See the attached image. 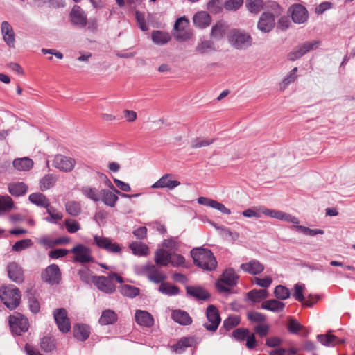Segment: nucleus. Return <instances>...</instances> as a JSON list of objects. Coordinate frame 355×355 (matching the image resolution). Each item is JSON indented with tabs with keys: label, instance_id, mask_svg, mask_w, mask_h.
I'll return each mask as SVG.
<instances>
[{
	"label": "nucleus",
	"instance_id": "nucleus-30",
	"mask_svg": "<svg viewBox=\"0 0 355 355\" xmlns=\"http://www.w3.org/2000/svg\"><path fill=\"white\" fill-rule=\"evenodd\" d=\"M9 193L13 196H24L28 189V187L24 182H12L8 186Z\"/></svg>",
	"mask_w": 355,
	"mask_h": 355
},
{
	"label": "nucleus",
	"instance_id": "nucleus-43",
	"mask_svg": "<svg viewBox=\"0 0 355 355\" xmlns=\"http://www.w3.org/2000/svg\"><path fill=\"white\" fill-rule=\"evenodd\" d=\"M120 293L128 297L133 298L139 295V289L135 286L123 284L119 288Z\"/></svg>",
	"mask_w": 355,
	"mask_h": 355
},
{
	"label": "nucleus",
	"instance_id": "nucleus-24",
	"mask_svg": "<svg viewBox=\"0 0 355 355\" xmlns=\"http://www.w3.org/2000/svg\"><path fill=\"white\" fill-rule=\"evenodd\" d=\"M100 200L107 206L114 207L119 199L116 193L103 189L100 191Z\"/></svg>",
	"mask_w": 355,
	"mask_h": 355
},
{
	"label": "nucleus",
	"instance_id": "nucleus-23",
	"mask_svg": "<svg viewBox=\"0 0 355 355\" xmlns=\"http://www.w3.org/2000/svg\"><path fill=\"white\" fill-rule=\"evenodd\" d=\"M186 291L188 295L198 300H206L210 297L208 291L200 286H187Z\"/></svg>",
	"mask_w": 355,
	"mask_h": 355
},
{
	"label": "nucleus",
	"instance_id": "nucleus-54",
	"mask_svg": "<svg viewBox=\"0 0 355 355\" xmlns=\"http://www.w3.org/2000/svg\"><path fill=\"white\" fill-rule=\"evenodd\" d=\"M259 211H261L262 214H263L266 216H268V217H270L272 218H276L279 220H281L282 215L283 213V211H282L275 210V209H270L265 207H259Z\"/></svg>",
	"mask_w": 355,
	"mask_h": 355
},
{
	"label": "nucleus",
	"instance_id": "nucleus-17",
	"mask_svg": "<svg viewBox=\"0 0 355 355\" xmlns=\"http://www.w3.org/2000/svg\"><path fill=\"white\" fill-rule=\"evenodd\" d=\"M173 175L171 173H166L155 182L152 187L155 189L157 188H166L168 190H172L175 187L180 185V182L178 180H172Z\"/></svg>",
	"mask_w": 355,
	"mask_h": 355
},
{
	"label": "nucleus",
	"instance_id": "nucleus-39",
	"mask_svg": "<svg viewBox=\"0 0 355 355\" xmlns=\"http://www.w3.org/2000/svg\"><path fill=\"white\" fill-rule=\"evenodd\" d=\"M80 191L85 197L94 202H98L101 199L98 189L96 187L83 186L81 187Z\"/></svg>",
	"mask_w": 355,
	"mask_h": 355
},
{
	"label": "nucleus",
	"instance_id": "nucleus-4",
	"mask_svg": "<svg viewBox=\"0 0 355 355\" xmlns=\"http://www.w3.org/2000/svg\"><path fill=\"white\" fill-rule=\"evenodd\" d=\"M0 298L7 308L13 310L20 303V291L13 285L2 286L0 288Z\"/></svg>",
	"mask_w": 355,
	"mask_h": 355
},
{
	"label": "nucleus",
	"instance_id": "nucleus-7",
	"mask_svg": "<svg viewBox=\"0 0 355 355\" xmlns=\"http://www.w3.org/2000/svg\"><path fill=\"white\" fill-rule=\"evenodd\" d=\"M70 252L74 254L73 260L80 263H88L94 262V259L92 254V250L83 244L76 245Z\"/></svg>",
	"mask_w": 355,
	"mask_h": 355
},
{
	"label": "nucleus",
	"instance_id": "nucleus-29",
	"mask_svg": "<svg viewBox=\"0 0 355 355\" xmlns=\"http://www.w3.org/2000/svg\"><path fill=\"white\" fill-rule=\"evenodd\" d=\"M171 253L163 249H158L155 253V261L157 265L166 266L170 263Z\"/></svg>",
	"mask_w": 355,
	"mask_h": 355
},
{
	"label": "nucleus",
	"instance_id": "nucleus-46",
	"mask_svg": "<svg viewBox=\"0 0 355 355\" xmlns=\"http://www.w3.org/2000/svg\"><path fill=\"white\" fill-rule=\"evenodd\" d=\"M158 291L168 296L176 295L180 292V289L178 286L164 282L160 284Z\"/></svg>",
	"mask_w": 355,
	"mask_h": 355
},
{
	"label": "nucleus",
	"instance_id": "nucleus-44",
	"mask_svg": "<svg viewBox=\"0 0 355 355\" xmlns=\"http://www.w3.org/2000/svg\"><path fill=\"white\" fill-rule=\"evenodd\" d=\"M320 42L319 40H313L311 42H306L304 44L297 46V49L299 53L302 54V57L306 53L311 50L317 49L320 45Z\"/></svg>",
	"mask_w": 355,
	"mask_h": 355
},
{
	"label": "nucleus",
	"instance_id": "nucleus-48",
	"mask_svg": "<svg viewBox=\"0 0 355 355\" xmlns=\"http://www.w3.org/2000/svg\"><path fill=\"white\" fill-rule=\"evenodd\" d=\"M66 211L73 216L79 215L81 212V205L76 201H69L65 205Z\"/></svg>",
	"mask_w": 355,
	"mask_h": 355
},
{
	"label": "nucleus",
	"instance_id": "nucleus-28",
	"mask_svg": "<svg viewBox=\"0 0 355 355\" xmlns=\"http://www.w3.org/2000/svg\"><path fill=\"white\" fill-rule=\"evenodd\" d=\"M173 320L181 325H189L192 322V318L189 313L182 310H175L172 312Z\"/></svg>",
	"mask_w": 355,
	"mask_h": 355
},
{
	"label": "nucleus",
	"instance_id": "nucleus-40",
	"mask_svg": "<svg viewBox=\"0 0 355 355\" xmlns=\"http://www.w3.org/2000/svg\"><path fill=\"white\" fill-rule=\"evenodd\" d=\"M268 292L265 289H253L247 293V297L248 300L253 302H258L262 300L267 298Z\"/></svg>",
	"mask_w": 355,
	"mask_h": 355
},
{
	"label": "nucleus",
	"instance_id": "nucleus-10",
	"mask_svg": "<svg viewBox=\"0 0 355 355\" xmlns=\"http://www.w3.org/2000/svg\"><path fill=\"white\" fill-rule=\"evenodd\" d=\"M208 322L204 324V327L209 331H215L220 322L218 310L214 305H209L206 310Z\"/></svg>",
	"mask_w": 355,
	"mask_h": 355
},
{
	"label": "nucleus",
	"instance_id": "nucleus-62",
	"mask_svg": "<svg viewBox=\"0 0 355 355\" xmlns=\"http://www.w3.org/2000/svg\"><path fill=\"white\" fill-rule=\"evenodd\" d=\"M247 318L250 321L255 322H261L266 320V316L263 313L256 311H248Z\"/></svg>",
	"mask_w": 355,
	"mask_h": 355
},
{
	"label": "nucleus",
	"instance_id": "nucleus-26",
	"mask_svg": "<svg viewBox=\"0 0 355 355\" xmlns=\"http://www.w3.org/2000/svg\"><path fill=\"white\" fill-rule=\"evenodd\" d=\"M220 279L224 284L232 286L237 284L239 276L233 268H227L223 272Z\"/></svg>",
	"mask_w": 355,
	"mask_h": 355
},
{
	"label": "nucleus",
	"instance_id": "nucleus-50",
	"mask_svg": "<svg viewBox=\"0 0 355 355\" xmlns=\"http://www.w3.org/2000/svg\"><path fill=\"white\" fill-rule=\"evenodd\" d=\"M33 245L31 239H24L17 241L12 247V250L14 252H21L24 250Z\"/></svg>",
	"mask_w": 355,
	"mask_h": 355
},
{
	"label": "nucleus",
	"instance_id": "nucleus-5",
	"mask_svg": "<svg viewBox=\"0 0 355 355\" xmlns=\"http://www.w3.org/2000/svg\"><path fill=\"white\" fill-rule=\"evenodd\" d=\"M138 273L146 275L149 281L155 284L164 283L163 282L166 279V275L164 272H161L155 265L149 263L139 267Z\"/></svg>",
	"mask_w": 355,
	"mask_h": 355
},
{
	"label": "nucleus",
	"instance_id": "nucleus-60",
	"mask_svg": "<svg viewBox=\"0 0 355 355\" xmlns=\"http://www.w3.org/2000/svg\"><path fill=\"white\" fill-rule=\"evenodd\" d=\"M243 3V0H226L224 3V7L227 10H236Z\"/></svg>",
	"mask_w": 355,
	"mask_h": 355
},
{
	"label": "nucleus",
	"instance_id": "nucleus-27",
	"mask_svg": "<svg viewBox=\"0 0 355 355\" xmlns=\"http://www.w3.org/2000/svg\"><path fill=\"white\" fill-rule=\"evenodd\" d=\"M285 304L277 300H268L262 302L261 308L274 313H279L283 311Z\"/></svg>",
	"mask_w": 355,
	"mask_h": 355
},
{
	"label": "nucleus",
	"instance_id": "nucleus-22",
	"mask_svg": "<svg viewBox=\"0 0 355 355\" xmlns=\"http://www.w3.org/2000/svg\"><path fill=\"white\" fill-rule=\"evenodd\" d=\"M229 24L223 20L217 21L211 28L210 36L216 40H221L229 29Z\"/></svg>",
	"mask_w": 355,
	"mask_h": 355
},
{
	"label": "nucleus",
	"instance_id": "nucleus-36",
	"mask_svg": "<svg viewBox=\"0 0 355 355\" xmlns=\"http://www.w3.org/2000/svg\"><path fill=\"white\" fill-rule=\"evenodd\" d=\"M73 334L75 338L78 340L85 341L89 336V329L87 325L76 324L74 327Z\"/></svg>",
	"mask_w": 355,
	"mask_h": 355
},
{
	"label": "nucleus",
	"instance_id": "nucleus-11",
	"mask_svg": "<svg viewBox=\"0 0 355 355\" xmlns=\"http://www.w3.org/2000/svg\"><path fill=\"white\" fill-rule=\"evenodd\" d=\"M53 316L58 328L60 331L67 333L70 330L71 324L65 309L60 308L55 309Z\"/></svg>",
	"mask_w": 355,
	"mask_h": 355
},
{
	"label": "nucleus",
	"instance_id": "nucleus-61",
	"mask_svg": "<svg viewBox=\"0 0 355 355\" xmlns=\"http://www.w3.org/2000/svg\"><path fill=\"white\" fill-rule=\"evenodd\" d=\"M169 263H171L173 266L175 267L182 266L185 263V259L181 254L171 253V259Z\"/></svg>",
	"mask_w": 355,
	"mask_h": 355
},
{
	"label": "nucleus",
	"instance_id": "nucleus-16",
	"mask_svg": "<svg viewBox=\"0 0 355 355\" xmlns=\"http://www.w3.org/2000/svg\"><path fill=\"white\" fill-rule=\"evenodd\" d=\"M8 277L12 282L17 284L22 283L24 280V270L16 262H10L7 266Z\"/></svg>",
	"mask_w": 355,
	"mask_h": 355
},
{
	"label": "nucleus",
	"instance_id": "nucleus-19",
	"mask_svg": "<svg viewBox=\"0 0 355 355\" xmlns=\"http://www.w3.org/2000/svg\"><path fill=\"white\" fill-rule=\"evenodd\" d=\"M291 17L295 23L302 24L308 19V12L303 6L296 4L291 8Z\"/></svg>",
	"mask_w": 355,
	"mask_h": 355
},
{
	"label": "nucleus",
	"instance_id": "nucleus-2",
	"mask_svg": "<svg viewBox=\"0 0 355 355\" xmlns=\"http://www.w3.org/2000/svg\"><path fill=\"white\" fill-rule=\"evenodd\" d=\"M193 263L198 267L208 271L214 270L218 265L211 251L207 248H196L191 250Z\"/></svg>",
	"mask_w": 355,
	"mask_h": 355
},
{
	"label": "nucleus",
	"instance_id": "nucleus-21",
	"mask_svg": "<svg viewBox=\"0 0 355 355\" xmlns=\"http://www.w3.org/2000/svg\"><path fill=\"white\" fill-rule=\"evenodd\" d=\"M135 318L136 322L140 326L150 327L154 324L152 315L146 311L137 310Z\"/></svg>",
	"mask_w": 355,
	"mask_h": 355
},
{
	"label": "nucleus",
	"instance_id": "nucleus-34",
	"mask_svg": "<svg viewBox=\"0 0 355 355\" xmlns=\"http://www.w3.org/2000/svg\"><path fill=\"white\" fill-rule=\"evenodd\" d=\"M117 320V315L110 309L105 310L102 312L99 318V323L102 325H108L113 324Z\"/></svg>",
	"mask_w": 355,
	"mask_h": 355
},
{
	"label": "nucleus",
	"instance_id": "nucleus-63",
	"mask_svg": "<svg viewBox=\"0 0 355 355\" xmlns=\"http://www.w3.org/2000/svg\"><path fill=\"white\" fill-rule=\"evenodd\" d=\"M135 17L139 28L143 31H148V26L146 23L144 14L139 11H136Z\"/></svg>",
	"mask_w": 355,
	"mask_h": 355
},
{
	"label": "nucleus",
	"instance_id": "nucleus-35",
	"mask_svg": "<svg viewBox=\"0 0 355 355\" xmlns=\"http://www.w3.org/2000/svg\"><path fill=\"white\" fill-rule=\"evenodd\" d=\"M153 42L158 45H164L168 43L171 40V36L168 33L162 31H154L151 35Z\"/></svg>",
	"mask_w": 355,
	"mask_h": 355
},
{
	"label": "nucleus",
	"instance_id": "nucleus-51",
	"mask_svg": "<svg viewBox=\"0 0 355 355\" xmlns=\"http://www.w3.org/2000/svg\"><path fill=\"white\" fill-rule=\"evenodd\" d=\"M46 209V212L49 214V216L46 218V221L52 223H56L58 220L62 219V215L59 212H57L56 209L53 207L49 205Z\"/></svg>",
	"mask_w": 355,
	"mask_h": 355
},
{
	"label": "nucleus",
	"instance_id": "nucleus-52",
	"mask_svg": "<svg viewBox=\"0 0 355 355\" xmlns=\"http://www.w3.org/2000/svg\"><path fill=\"white\" fill-rule=\"evenodd\" d=\"M274 295L277 299L286 300L290 297V291L286 286L278 285L275 288Z\"/></svg>",
	"mask_w": 355,
	"mask_h": 355
},
{
	"label": "nucleus",
	"instance_id": "nucleus-14",
	"mask_svg": "<svg viewBox=\"0 0 355 355\" xmlns=\"http://www.w3.org/2000/svg\"><path fill=\"white\" fill-rule=\"evenodd\" d=\"M189 25V21L185 17H181L176 19L174 24V30L176 31L175 37L178 40L186 41L191 38V33L185 31V28Z\"/></svg>",
	"mask_w": 355,
	"mask_h": 355
},
{
	"label": "nucleus",
	"instance_id": "nucleus-41",
	"mask_svg": "<svg viewBox=\"0 0 355 355\" xmlns=\"http://www.w3.org/2000/svg\"><path fill=\"white\" fill-rule=\"evenodd\" d=\"M56 343L54 338L44 336L41 339L40 347L44 352H51L55 349Z\"/></svg>",
	"mask_w": 355,
	"mask_h": 355
},
{
	"label": "nucleus",
	"instance_id": "nucleus-58",
	"mask_svg": "<svg viewBox=\"0 0 355 355\" xmlns=\"http://www.w3.org/2000/svg\"><path fill=\"white\" fill-rule=\"evenodd\" d=\"M250 331L245 328H238L232 332V337L238 341H243L248 337Z\"/></svg>",
	"mask_w": 355,
	"mask_h": 355
},
{
	"label": "nucleus",
	"instance_id": "nucleus-25",
	"mask_svg": "<svg viewBox=\"0 0 355 355\" xmlns=\"http://www.w3.org/2000/svg\"><path fill=\"white\" fill-rule=\"evenodd\" d=\"M193 24L200 28L208 26L211 21L210 15L204 11L198 12L193 16Z\"/></svg>",
	"mask_w": 355,
	"mask_h": 355
},
{
	"label": "nucleus",
	"instance_id": "nucleus-3",
	"mask_svg": "<svg viewBox=\"0 0 355 355\" xmlns=\"http://www.w3.org/2000/svg\"><path fill=\"white\" fill-rule=\"evenodd\" d=\"M227 40L231 46L236 50H245L252 45L251 35L240 28L232 29L227 35Z\"/></svg>",
	"mask_w": 355,
	"mask_h": 355
},
{
	"label": "nucleus",
	"instance_id": "nucleus-55",
	"mask_svg": "<svg viewBox=\"0 0 355 355\" xmlns=\"http://www.w3.org/2000/svg\"><path fill=\"white\" fill-rule=\"evenodd\" d=\"M213 139L196 138L191 141V146L193 148H198L209 146L214 142Z\"/></svg>",
	"mask_w": 355,
	"mask_h": 355
},
{
	"label": "nucleus",
	"instance_id": "nucleus-15",
	"mask_svg": "<svg viewBox=\"0 0 355 355\" xmlns=\"http://www.w3.org/2000/svg\"><path fill=\"white\" fill-rule=\"evenodd\" d=\"M92 282L100 291L105 293L110 294L115 291L116 286L108 277L94 276L92 277Z\"/></svg>",
	"mask_w": 355,
	"mask_h": 355
},
{
	"label": "nucleus",
	"instance_id": "nucleus-31",
	"mask_svg": "<svg viewBox=\"0 0 355 355\" xmlns=\"http://www.w3.org/2000/svg\"><path fill=\"white\" fill-rule=\"evenodd\" d=\"M129 248L137 256H147L150 252L148 247L141 242L134 241L129 245Z\"/></svg>",
	"mask_w": 355,
	"mask_h": 355
},
{
	"label": "nucleus",
	"instance_id": "nucleus-33",
	"mask_svg": "<svg viewBox=\"0 0 355 355\" xmlns=\"http://www.w3.org/2000/svg\"><path fill=\"white\" fill-rule=\"evenodd\" d=\"M28 200L33 204L46 208L49 205L50 202L49 199L41 193H33L29 195Z\"/></svg>",
	"mask_w": 355,
	"mask_h": 355
},
{
	"label": "nucleus",
	"instance_id": "nucleus-64",
	"mask_svg": "<svg viewBox=\"0 0 355 355\" xmlns=\"http://www.w3.org/2000/svg\"><path fill=\"white\" fill-rule=\"evenodd\" d=\"M302 329V326L292 318H289L288 323V329L292 334H297Z\"/></svg>",
	"mask_w": 355,
	"mask_h": 355
},
{
	"label": "nucleus",
	"instance_id": "nucleus-6",
	"mask_svg": "<svg viewBox=\"0 0 355 355\" xmlns=\"http://www.w3.org/2000/svg\"><path fill=\"white\" fill-rule=\"evenodd\" d=\"M8 322L11 331L16 335L27 331L29 327L28 319L19 313L10 315Z\"/></svg>",
	"mask_w": 355,
	"mask_h": 355
},
{
	"label": "nucleus",
	"instance_id": "nucleus-9",
	"mask_svg": "<svg viewBox=\"0 0 355 355\" xmlns=\"http://www.w3.org/2000/svg\"><path fill=\"white\" fill-rule=\"evenodd\" d=\"M42 281L50 285L58 284L61 280V272L58 265L51 264L42 272Z\"/></svg>",
	"mask_w": 355,
	"mask_h": 355
},
{
	"label": "nucleus",
	"instance_id": "nucleus-37",
	"mask_svg": "<svg viewBox=\"0 0 355 355\" xmlns=\"http://www.w3.org/2000/svg\"><path fill=\"white\" fill-rule=\"evenodd\" d=\"M317 339L322 345L327 347L335 346L340 341L338 337L330 333L318 335Z\"/></svg>",
	"mask_w": 355,
	"mask_h": 355
},
{
	"label": "nucleus",
	"instance_id": "nucleus-38",
	"mask_svg": "<svg viewBox=\"0 0 355 355\" xmlns=\"http://www.w3.org/2000/svg\"><path fill=\"white\" fill-rule=\"evenodd\" d=\"M215 51L214 43L211 40L202 41L196 47V51L200 54H207Z\"/></svg>",
	"mask_w": 355,
	"mask_h": 355
},
{
	"label": "nucleus",
	"instance_id": "nucleus-42",
	"mask_svg": "<svg viewBox=\"0 0 355 355\" xmlns=\"http://www.w3.org/2000/svg\"><path fill=\"white\" fill-rule=\"evenodd\" d=\"M245 6L251 13L257 14L261 9H265V3L263 0H246Z\"/></svg>",
	"mask_w": 355,
	"mask_h": 355
},
{
	"label": "nucleus",
	"instance_id": "nucleus-57",
	"mask_svg": "<svg viewBox=\"0 0 355 355\" xmlns=\"http://www.w3.org/2000/svg\"><path fill=\"white\" fill-rule=\"evenodd\" d=\"M240 323V318L237 315L229 316L223 322V327L227 329L230 330L236 327Z\"/></svg>",
	"mask_w": 355,
	"mask_h": 355
},
{
	"label": "nucleus",
	"instance_id": "nucleus-13",
	"mask_svg": "<svg viewBox=\"0 0 355 355\" xmlns=\"http://www.w3.org/2000/svg\"><path fill=\"white\" fill-rule=\"evenodd\" d=\"M53 166L63 172H70L74 168L76 161L74 159L58 154L53 160Z\"/></svg>",
	"mask_w": 355,
	"mask_h": 355
},
{
	"label": "nucleus",
	"instance_id": "nucleus-59",
	"mask_svg": "<svg viewBox=\"0 0 355 355\" xmlns=\"http://www.w3.org/2000/svg\"><path fill=\"white\" fill-rule=\"evenodd\" d=\"M223 3L220 0H210L207 3V9L209 12L217 14L223 9Z\"/></svg>",
	"mask_w": 355,
	"mask_h": 355
},
{
	"label": "nucleus",
	"instance_id": "nucleus-56",
	"mask_svg": "<svg viewBox=\"0 0 355 355\" xmlns=\"http://www.w3.org/2000/svg\"><path fill=\"white\" fill-rule=\"evenodd\" d=\"M297 71V67H294L290 72L289 75L287 76L283 80L281 84V89H285L286 87L290 85L291 83H293L297 76L296 75V73Z\"/></svg>",
	"mask_w": 355,
	"mask_h": 355
},
{
	"label": "nucleus",
	"instance_id": "nucleus-12",
	"mask_svg": "<svg viewBox=\"0 0 355 355\" xmlns=\"http://www.w3.org/2000/svg\"><path fill=\"white\" fill-rule=\"evenodd\" d=\"M69 17L71 24L80 28H85L87 24V15L78 5L73 6L69 14Z\"/></svg>",
	"mask_w": 355,
	"mask_h": 355
},
{
	"label": "nucleus",
	"instance_id": "nucleus-1",
	"mask_svg": "<svg viewBox=\"0 0 355 355\" xmlns=\"http://www.w3.org/2000/svg\"><path fill=\"white\" fill-rule=\"evenodd\" d=\"M265 9L267 11L260 16L257 28L263 33H269L275 27V18L282 14V10L278 3L272 1L265 2Z\"/></svg>",
	"mask_w": 355,
	"mask_h": 355
},
{
	"label": "nucleus",
	"instance_id": "nucleus-53",
	"mask_svg": "<svg viewBox=\"0 0 355 355\" xmlns=\"http://www.w3.org/2000/svg\"><path fill=\"white\" fill-rule=\"evenodd\" d=\"M13 207V201L12 198L8 196H0V214L2 212L10 210Z\"/></svg>",
	"mask_w": 355,
	"mask_h": 355
},
{
	"label": "nucleus",
	"instance_id": "nucleus-8",
	"mask_svg": "<svg viewBox=\"0 0 355 355\" xmlns=\"http://www.w3.org/2000/svg\"><path fill=\"white\" fill-rule=\"evenodd\" d=\"M94 243L101 249L110 253L119 254L121 252L122 248L120 244L113 242L110 238L102 236H94Z\"/></svg>",
	"mask_w": 355,
	"mask_h": 355
},
{
	"label": "nucleus",
	"instance_id": "nucleus-20",
	"mask_svg": "<svg viewBox=\"0 0 355 355\" xmlns=\"http://www.w3.org/2000/svg\"><path fill=\"white\" fill-rule=\"evenodd\" d=\"M1 29L5 42L10 47H14L15 43V37L12 27L8 21H5L2 22Z\"/></svg>",
	"mask_w": 355,
	"mask_h": 355
},
{
	"label": "nucleus",
	"instance_id": "nucleus-45",
	"mask_svg": "<svg viewBox=\"0 0 355 355\" xmlns=\"http://www.w3.org/2000/svg\"><path fill=\"white\" fill-rule=\"evenodd\" d=\"M56 177L53 174H48L44 176L40 181V186L42 191H46L53 187L56 182Z\"/></svg>",
	"mask_w": 355,
	"mask_h": 355
},
{
	"label": "nucleus",
	"instance_id": "nucleus-49",
	"mask_svg": "<svg viewBox=\"0 0 355 355\" xmlns=\"http://www.w3.org/2000/svg\"><path fill=\"white\" fill-rule=\"evenodd\" d=\"M297 232L302 233L304 235L314 236L317 234H323L324 232L320 229H310L302 225H295L293 227Z\"/></svg>",
	"mask_w": 355,
	"mask_h": 355
},
{
	"label": "nucleus",
	"instance_id": "nucleus-32",
	"mask_svg": "<svg viewBox=\"0 0 355 355\" xmlns=\"http://www.w3.org/2000/svg\"><path fill=\"white\" fill-rule=\"evenodd\" d=\"M12 165L18 171H28L33 166V162L28 157L17 158L14 159Z\"/></svg>",
	"mask_w": 355,
	"mask_h": 355
},
{
	"label": "nucleus",
	"instance_id": "nucleus-18",
	"mask_svg": "<svg viewBox=\"0 0 355 355\" xmlns=\"http://www.w3.org/2000/svg\"><path fill=\"white\" fill-rule=\"evenodd\" d=\"M240 268L248 274L257 275L261 273L265 268L259 261L252 259L248 262L241 263Z\"/></svg>",
	"mask_w": 355,
	"mask_h": 355
},
{
	"label": "nucleus",
	"instance_id": "nucleus-47",
	"mask_svg": "<svg viewBox=\"0 0 355 355\" xmlns=\"http://www.w3.org/2000/svg\"><path fill=\"white\" fill-rule=\"evenodd\" d=\"M100 178L105 182V185H107L109 188H110L114 192L116 193L117 194L121 195L123 198H135L139 196V193L133 194V195H129L126 193H123L120 192L119 190H117L114 185L112 184V182L110 180V179L107 178V176L103 173L99 174Z\"/></svg>",
	"mask_w": 355,
	"mask_h": 355
}]
</instances>
